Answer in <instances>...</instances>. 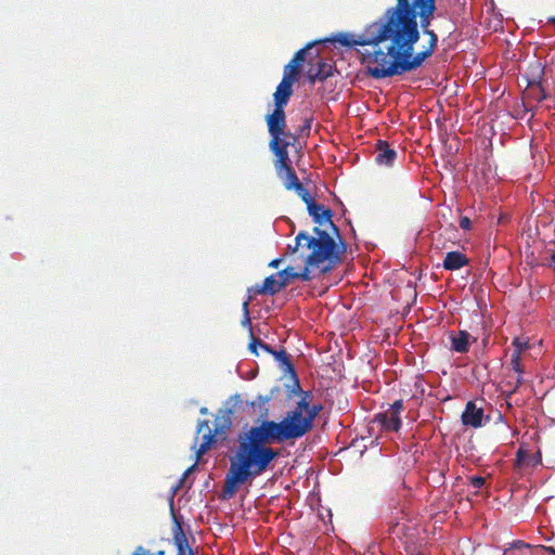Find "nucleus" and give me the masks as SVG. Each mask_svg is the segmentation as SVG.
I'll list each match as a JSON object with an SVG mask.
<instances>
[{"mask_svg": "<svg viewBox=\"0 0 555 555\" xmlns=\"http://www.w3.org/2000/svg\"><path fill=\"white\" fill-rule=\"evenodd\" d=\"M292 255L299 253L305 267L297 272L296 279L310 281V269H320L321 273L331 271L339 261L343 249L335 240L325 232H320L319 237H311L307 232L300 231L295 237V245H288Z\"/></svg>", "mask_w": 555, "mask_h": 555, "instance_id": "7ed1b4c3", "label": "nucleus"}, {"mask_svg": "<svg viewBox=\"0 0 555 555\" xmlns=\"http://www.w3.org/2000/svg\"><path fill=\"white\" fill-rule=\"evenodd\" d=\"M491 128H492V130H493V133H492V134H493V135H496V132H495V130H494V127L492 126Z\"/></svg>", "mask_w": 555, "mask_h": 555, "instance_id": "3c124183", "label": "nucleus"}, {"mask_svg": "<svg viewBox=\"0 0 555 555\" xmlns=\"http://www.w3.org/2000/svg\"><path fill=\"white\" fill-rule=\"evenodd\" d=\"M546 552L551 555H555V548L553 546L538 545L534 547V553Z\"/></svg>", "mask_w": 555, "mask_h": 555, "instance_id": "c9c22d12", "label": "nucleus"}, {"mask_svg": "<svg viewBox=\"0 0 555 555\" xmlns=\"http://www.w3.org/2000/svg\"><path fill=\"white\" fill-rule=\"evenodd\" d=\"M321 410L322 406L320 404L309 405L307 415L304 416L301 422H299V424H293V427L298 438H301L313 428L314 418L317 417Z\"/></svg>", "mask_w": 555, "mask_h": 555, "instance_id": "ddd939ff", "label": "nucleus"}, {"mask_svg": "<svg viewBox=\"0 0 555 555\" xmlns=\"http://www.w3.org/2000/svg\"><path fill=\"white\" fill-rule=\"evenodd\" d=\"M468 263L467 257L460 251H449L443 260V268L449 271H454L463 268Z\"/></svg>", "mask_w": 555, "mask_h": 555, "instance_id": "aec40b11", "label": "nucleus"}, {"mask_svg": "<svg viewBox=\"0 0 555 555\" xmlns=\"http://www.w3.org/2000/svg\"><path fill=\"white\" fill-rule=\"evenodd\" d=\"M333 75V65L331 63L319 61L317 68L309 70V80L314 82L315 80L323 81Z\"/></svg>", "mask_w": 555, "mask_h": 555, "instance_id": "412c9836", "label": "nucleus"}, {"mask_svg": "<svg viewBox=\"0 0 555 555\" xmlns=\"http://www.w3.org/2000/svg\"><path fill=\"white\" fill-rule=\"evenodd\" d=\"M292 392L293 393H300L302 392L301 391V388H300V385H299V382L297 378L294 379V384H293V388H292Z\"/></svg>", "mask_w": 555, "mask_h": 555, "instance_id": "58836bf2", "label": "nucleus"}, {"mask_svg": "<svg viewBox=\"0 0 555 555\" xmlns=\"http://www.w3.org/2000/svg\"><path fill=\"white\" fill-rule=\"evenodd\" d=\"M241 436L261 447L298 438L294 427L284 418L281 422L261 421L259 425L251 426Z\"/></svg>", "mask_w": 555, "mask_h": 555, "instance_id": "20e7f679", "label": "nucleus"}, {"mask_svg": "<svg viewBox=\"0 0 555 555\" xmlns=\"http://www.w3.org/2000/svg\"><path fill=\"white\" fill-rule=\"evenodd\" d=\"M157 555H164V551H159Z\"/></svg>", "mask_w": 555, "mask_h": 555, "instance_id": "603ef678", "label": "nucleus"}, {"mask_svg": "<svg viewBox=\"0 0 555 555\" xmlns=\"http://www.w3.org/2000/svg\"><path fill=\"white\" fill-rule=\"evenodd\" d=\"M487 167H488V170L491 169V165L489 163L487 164Z\"/></svg>", "mask_w": 555, "mask_h": 555, "instance_id": "864d4df0", "label": "nucleus"}, {"mask_svg": "<svg viewBox=\"0 0 555 555\" xmlns=\"http://www.w3.org/2000/svg\"><path fill=\"white\" fill-rule=\"evenodd\" d=\"M195 467H196V463H194L191 467H189V468L184 472V474H183V476H182V478H181V480H180V483H182V482L184 481V479H185V478H186V477H188V476L193 472V469H194Z\"/></svg>", "mask_w": 555, "mask_h": 555, "instance_id": "a19ab883", "label": "nucleus"}, {"mask_svg": "<svg viewBox=\"0 0 555 555\" xmlns=\"http://www.w3.org/2000/svg\"><path fill=\"white\" fill-rule=\"evenodd\" d=\"M525 98L527 100L535 101L538 103L542 102L547 98V93L544 90L542 82L541 83H532L527 85L525 90Z\"/></svg>", "mask_w": 555, "mask_h": 555, "instance_id": "4be33fe9", "label": "nucleus"}, {"mask_svg": "<svg viewBox=\"0 0 555 555\" xmlns=\"http://www.w3.org/2000/svg\"><path fill=\"white\" fill-rule=\"evenodd\" d=\"M550 22L555 23V18H551Z\"/></svg>", "mask_w": 555, "mask_h": 555, "instance_id": "5fc2aeb1", "label": "nucleus"}, {"mask_svg": "<svg viewBox=\"0 0 555 555\" xmlns=\"http://www.w3.org/2000/svg\"><path fill=\"white\" fill-rule=\"evenodd\" d=\"M317 42H310L305 48L298 50L294 56L292 57V62L298 64L301 66L302 62L305 61L306 53Z\"/></svg>", "mask_w": 555, "mask_h": 555, "instance_id": "c85d7f7f", "label": "nucleus"}, {"mask_svg": "<svg viewBox=\"0 0 555 555\" xmlns=\"http://www.w3.org/2000/svg\"><path fill=\"white\" fill-rule=\"evenodd\" d=\"M481 344L486 347V337L481 339Z\"/></svg>", "mask_w": 555, "mask_h": 555, "instance_id": "09e8293b", "label": "nucleus"}, {"mask_svg": "<svg viewBox=\"0 0 555 555\" xmlns=\"http://www.w3.org/2000/svg\"><path fill=\"white\" fill-rule=\"evenodd\" d=\"M132 555H151L143 546H138Z\"/></svg>", "mask_w": 555, "mask_h": 555, "instance_id": "4c0bfd02", "label": "nucleus"}, {"mask_svg": "<svg viewBox=\"0 0 555 555\" xmlns=\"http://www.w3.org/2000/svg\"><path fill=\"white\" fill-rule=\"evenodd\" d=\"M175 542L178 546L179 555H185L184 546L188 545V540H186V537H185L180 524H177V531L175 533ZM190 555H192L191 550H190Z\"/></svg>", "mask_w": 555, "mask_h": 555, "instance_id": "b1692460", "label": "nucleus"}, {"mask_svg": "<svg viewBox=\"0 0 555 555\" xmlns=\"http://www.w3.org/2000/svg\"><path fill=\"white\" fill-rule=\"evenodd\" d=\"M403 409V401L401 399L396 400L387 411L376 414L374 422L385 431H398L401 428L400 414Z\"/></svg>", "mask_w": 555, "mask_h": 555, "instance_id": "0eeeda50", "label": "nucleus"}, {"mask_svg": "<svg viewBox=\"0 0 555 555\" xmlns=\"http://www.w3.org/2000/svg\"><path fill=\"white\" fill-rule=\"evenodd\" d=\"M276 275L280 278V281H285L287 286L292 280L296 279L297 272L293 267L288 266L285 269L279 271Z\"/></svg>", "mask_w": 555, "mask_h": 555, "instance_id": "bb28decb", "label": "nucleus"}, {"mask_svg": "<svg viewBox=\"0 0 555 555\" xmlns=\"http://www.w3.org/2000/svg\"><path fill=\"white\" fill-rule=\"evenodd\" d=\"M310 129H311V119H306L301 131H304V130L310 131Z\"/></svg>", "mask_w": 555, "mask_h": 555, "instance_id": "37998d69", "label": "nucleus"}, {"mask_svg": "<svg viewBox=\"0 0 555 555\" xmlns=\"http://www.w3.org/2000/svg\"><path fill=\"white\" fill-rule=\"evenodd\" d=\"M470 483L474 488L479 489L486 483V479L481 476H475L470 478Z\"/></svg>", "mask_w": 555, "mask_h": 555, "instance_id": "72a5a7b5", "label": "nucleus"}, {"mask_svg": "<svg viewBox=\"0 0 555 555\" xmlns=\"http://www.w3.org/2000/svg\"><path fill=\"white\" fill-rule=\"evenodd\" d=\"M273 398V390L269 395H258L254 401L250 402L253 408L258 406L262 409Z\"/></svg>", "mask_w": 555, "mask_h": 555, "instance_id": "2f4dec72", "label": "nucleus"}, {"mask_svg": "<svg viewBox=\"0 0 555 555\" xmlns=\"http://www.w3.org/2000/svg\"><path fill=\"white\" fill-rule=\"evenodd\" d=\"M310 399H311V393L308 391H304L302 396H301L300 400L297 402L295 409L287 412L284 420L291 426H293V424H299V422H301V420L304 418V415H302L304 411L307 412L309 409Z\"/></svg>", "mask_w": 555, "mask_h": 555, "instance_id": "4468645a", "label": "nucleus"}, {"mask_svg": "<svg viewBox=\"0 0 555 555\" xmlns=\"http://www.w3.org/2000/svg\"><path fill=\"white\" fill-rule=\"evenodd\" d=\"M307 210L317 224L313 228L314 236L310 235L311 237H319L320 232H325L333 238L334 235L340 238L339 230L332 220L333 211L330 208L322 204H318L314 199H312L307 204Z\"/></svg>", "mask_w": 555, "mask_h": 555, "instance_id": "423d86ee", "label": "nucleus"}, {"mask_svg": "<svg viewBox=\"0 0 555 555\" xmlns=\"http://www.w3.org/2000/svg\"><path fill=\"white\" fill-rule=\"evenodd\" d=\"M517 457H518L519 462H525L528 465H532V466L540 464L542 461L540 451H538L532 457L526 460L524 452L521 450H518Z\"/></svg>", "mask_w": 555, "mask_h": 555, "instance_id": "c756f323", "label": "nucleus"}, {"mask_svg": "<svg viewBox=\"0 0 555 555\" xmlns=\"http://www.w3.org/2000/svg\"><path fill=\"white\" fill-rule=\"evenodd\" d=\"M375 162L378 165L391 166L395 163L397 158V152L389 146L387 141L378 140L375 144Z\"/></svg>", "mask_w": 555, "mask_h": 555, "instance_id": "2eb2a0df", "label": "nucleus"}, {"mask_svg": "<svg viewBox=\"0 0 555 555\" xmlns=\"http://www.w3.org/2000/svg\"><path fill=\"white\" fill-rule=\"evenodd\" d=\"M460 227L463 230H470L472 229V220L467 216L461 217Z\"/></svg>", "mask_w": 555, "mask_h": 555, "instance_id": "e433bc0d", "label": "nucleus"}, {"mask_svg": "<svg viewBox=\"0 0 555 555\" xmlns=\"http://www.w3.org/2000/svg\"><path fill=\"white\" fill-rule=\"evenodd\" d=\"M206 412H207V409H206V408H202V409H201V413H203V414H204V413H206Z\"/></svg>", "mask_w": 555, "mask_h": 555, "instance_id": "de8ad7c7", "label": "nucleus"}, {"mask_svg": "<svg viewBox=\"0 0 555 555\" xmlns=\"http://www.w3.org/2000/svg\"><path fill=\"white\" fill-rule=\"evenodd\" d=\"M551 267H553V269L555 270V254L552 255L551 257Z\"/></svg>", "mask_w": 555, "mask_h": 555, "instance_id": "a18cd8bd", "label": "nucleus"}, {"mask_svg": "<svg viewBox=\"0 0 555 555\" xmlns=\"http://www.w3.org/2000/svg\"><path fill=\"white\" fill-rule=\"evenodd\" d=\"M279 456V450L258 446L240 436L222 486L223 499L233 498L240 486L261 476Z\"/></svg>", "mask_w": 555, "mask_h": 555, "instance_id": "f03ea898", "label": "nucleus"}, {"mask_svg": "<svg viewBox=\"0 0 555 555\" xmlns=\"http://www.w3.org/2000/svg\"><path fill=\"white\" fill-rule=\"evenodd\" d=\"M506 220H507V215H505V214H500L499 215V218H498V223L499 224L504 223Z\"/></svg>", "mask_w": 555, "mask_h": 555, "instance_id": "c03bdc74", "label": "nucleus"}, {"mask_svg": "<svg viewBox=\"0 0 555 555\" xmlns=\"http://www.w3.org/2000/svg\"><path fill=\"white\" fill-rule=\"evenodd\" d=\"M203 431H205V433H204V435L202 437V442H201L198 449L196 450V459L197 460L202 455H204L210 449L212 443L215 442V437L219 433L218 425L216 426L215 431H212L209 428V422L208 421H206V420L199 421L198 425H197V434L199 435Z\"/></svg>", "mask_w": 555, "mask_h": 555, "instance_id": "9b49d317", "label": "nucleus"}, {"mask_svg": "<svg viewBox=\"0 0 555 555\" xmlns=\"http://www.w3.org/2000/svg\"><path fill=\"white\" fill-rule=\"evenodd\" d=\"M498 75H501V69H494L492 73H491V76H498Z\"/></svg>", "mask_w": 555, "mask_h": 555, "instance_id": "49530a36", "label": "nucleus"}, {"mask_svg": "<svg viewBox=\"0 0 555 555\" xmlns=\"http://www.w3.org/2000/svg\"><path fill=\"white\" fill-rule=\"evenodd\" d=\"M461 418L463 425L465 426H470L474 428L481 427L483 420V409L477 408L473 401H468Z\"/></svg>", "mask_w": 555, "mask_h": 555, "instance_id": "f8f14e48", "label": "nucleus"}, {"mask_svg": "<svg viewBox=\"0 0 555 555\" xmlns=\"http://www.w3.org/2000/svg\"><path fill=\"white\" fill-rule=\"evenodd\" d=\"M293 191L296 192V194L306 205L313 199V197L310 195V192L304 186L301 182H299Z\"/></svg>", "mask_w": 555, "mask_h": 555, "instance_id": "7c9ffc66", "label": "nucleus"}, {"mask_svg": "<svg viewBox=\"0 0 555 555\" xmlns=\"http://www.w3.org/2000/svg\"><path fill=\"white\" fill-rule=\"evenodd\" d=\"M545 66L538 59L530 61L525 69L524 77L527 85L541 83L544 77Z\"/></svg>", "mask_w": 555, "mask_h": 555, "instance_id": "f3484780", "label": "nucleus"}, {"mask_svg": "<svg viewBox=\"0 0 555 555\" xmlns=\"http://www.w3.org/2000/svg\"><path fill=\"white\" fill-rule=\"evenodd\" d=\"M530 548L531 545L528 544V543H525L524 541H520V540H517V541H514L512 544H511V548ZM508 548L507 550H504L502 551L500 547H493L492 552H491V555H506Z\"/></svg>", "mask_w": 555, "mask_h": 555, "instance_id": "cd10ccee", "label": "nucleus"}, {"mask_svg": "<svg viewBox=\"0 0 555 555\" xmlns=\"http://www.w3.org/2000/svg\"><path fill=\"white\" fill-rule=\"evenodd\" d=\"M408 5L420 16V25L423 30L428 29L436 10V0H408Z\"/></svg>", "mask_w": 555, "mask_h": 555, "instance_id": "6e6552de", "label": "nucleus"}, {"mask_svg": "<svg viewBox=\"0 0 555 555\" xmlns=\"http://www.w3.org/2000/svg\"><path fill=\"white\" fill-rule=\"evenodd\" d=\"M301 66L289 61L284 66L283 78L274 93L291 98L293 94V85L296 82Z\"/></svg>", "mask_w": 555, "mask_h": 555, "instance_id": "1a4fd4ad", "label": "nucleus"}, {"mask_svg": "<svg viewBox=\"0 0 555 555\" xmlns=\"http://www.w3.org/2000/svg\"><path fill=\"white\" fill-rule=\"evenodd\" d=\"M257 347H260L263 351L270 354H272L274 350L273 348H271V346L263 343L260 338L253 337L251 341L249 343V350L256 356H258Z\"/></svg>", "mask_w": 555, "mask_h": 555, "instance_id": "a878e982", "label": "nucleus"}, {"mask_svg": "<svg viewBox=\"0 0 555 555\" xmlns=\"http://www.w3.org/2000/svg\"><path fill=\"white\" fill-rule=\"evenodd\" d=\"M291 98L273 93L274 109L267 115L266 121L271 140L294 139L295 137L286 131V114L285 106Z\"/></svg>", "mask_w": 555, "mask_h": 555, "instance_id": "39448f33", "label": "nucleus"}, {"mask_svg": "<svg viewBox=\"0 0 555 555\" xmlns=\"http://www.w3.org/2000/svg\"><path fill=\"white\" fill-rule=\"evenodd\" d=\"M470 334L467 331H460L457 333H451V349L459 353H465L468 351Z\"/></svg>", "mask_w": 555, "mask_h": 555, "instance_id": "6ab92c4d", "label": "nucleus"}, {"mask_svg": "<svg viewBox=\"0 0 555 555\" xmlns=\"http://www.w3.org/2000/svg\"><path fill=\"white\" fill-rule=\"evenodd\" d=\"M285 287L286 282L278 280L275 275L272 274L267 276L261 285L255 286L254 292L255 294L275 295Z\"/></svg>", "mask_w": 555, "mask_h": 555, "instance_id": "dca6fc26", "label": "nucleus"}, {"mask_svg": "<svg viewBox=\"0 0 555 555\" xmlns=\"http://www.w3.org/2000/svg\"><path fill=\"white\" fill-rule=\"evenodd\" d=\"M513 346L514 350L511 354V361L513 369L519 373L521 372L520 354L529 349V339L527 337H515L513 340Z\"/></svg>", "mask_w": 555, "mask_h": 555, "instance_id": "a211bd4d", "label": "nucleus"}, {"mask_svg": "<svg viewBox=\"0 0 555 555\" xmlns=\"http://www.w3.org/2000/svg\"><path fill=\"white\" fill-rule=\"evenodd\" d=\"M292 144L289 139L270 140L269 147L272 153L276 156L274 168L276 173H281L282 169L291 167V160L288 156V146Z\"/></svg>", "mask_w": 555, "mask_h": 555, "instance_id": "9d476101", "label": "nucleus"}, {"mask_svg": "<svg viewBox=\"0 0 555 555\" xmlns=\"http://www.w3.org/2000/svg\"><path fill=\"white\" fill-rule=\"evenodd\" d=\"M250 297L243 304V309L245 311V315H246V322L247 323H250V319L248 317V305H249V301H250Z\"/></svg>", "mask_w": 555, "mask_h": 555, "instance_id": "ea45409f", "label": "nucleus"}, {"mask_svg": "<svg viewBox=\"0 0 555 555\" xmlns=\"http://www.w3.org/2000/svg\"><path fill=\"white\" fill-rule=\"evenodd\" d=\"M491 90L493 92V96L500 99L505 93L506 87L502 86V83H498L495 87L491 86Z\"/></svg>", "mask_w": 555, "mask_h": 555, "instance_id": "473e14b6", "label": "nucleus"}, {"mask_svg": "<svg viewBox=\"0 0 555 555\" xmlns=\"http://www.w3.org/2000/svg\"><path fill=\"white\" fill-rule=\"evenodd\" d=\"M282 261H283L282 258L273 259L270 261L269 267L276 269V268H279V266Z\"/></svg>", "mask_w": 555, "mask_h": 555, "instance_id": "79ce46f5", "label": "nucleus"}, {"mask_svg": "<svg viewBox=\"0 0 555 555\" xmlns=\"http://www.w3.org/2000/svg\"><path fill=\"white\" fill-rule=\"evenodd\" d=\"M219 420H222V424H221V433H224V429H229L230 426H231V418L229 415H222L221 417L220 416H217V420L216 421H219Z\"/></svg>", "mask_w": 555, "mask_h": 555, "instance_id": "f704fd0d", "label": "nucleus"}, {"mask_svg": "<svg viewBox=\"0 0 555 555\" xmlns=\"http://www.w3.org/2000/svg\"><path fill=\"white\" fill-rule=\"evenodd\" d=\"M495 413L498 414V418L500 420L502 417L501 413L499 411H495Z\"/></svg>", "mask_w": 555, "mask_h": 555, "instance_id": "8fccbe9b", "label": "nucleus"}, {"mask_svg": "<svg viewBox=\"0 0 555 555\" xmlns=\"http://www.w3.org/2000/svg\"><path fill=\"white\" fill-rule=\"evenodd\" d=\"M278 176L282 180L284 188L288 191L294 190L300 182L292 166L282 169Z\"/></svg>", "mask_w": 555, "mask_h": 555, "instance_id": "5701e85b", "label": "nucleus"}, {"mask_svg": "<svg viewBox=\"0 0 555 555\" xmlns=\"http://www.w3.org/2000/svg\"><path fill=\"white\" fill-rule=\"evenodd\" d=\"M272 356L278 362L281 363V365L285 366L287 370L292 371L293 374H295L289 356L284 349L273 350Z\"/></svg>", "mask_w": 555, "mask_h": 555, "instance_id": "393cba45", "label": "nucleus"}, {"mask_svg": "<svg viewBox=\"0 0 555 555\" xmlns=\"http://www.w3.org/2000/svg\"><path fill=\"white\" fill-rule=\"evenodd\" d=\"M423 31L429 38L428 46L414 54L420 39L416 13L408 0H397L395 7L386 10L384 18L366 25L361 34L338 33L323 41L347 48L363 47L358 53L366 73L374 79H384L415 70L434 54L438 36L429 28Z\"/></svg>", "mask_w": 555, "mask_h": 555, "instance_id": "f257e3e1", "label": "nucleus"}]
</instances>
